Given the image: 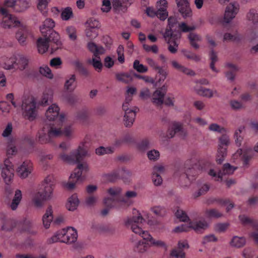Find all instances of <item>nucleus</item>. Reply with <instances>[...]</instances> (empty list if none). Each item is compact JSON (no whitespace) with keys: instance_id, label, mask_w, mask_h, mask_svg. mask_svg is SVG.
Masks as SVG:
<instances>
[{"instance_id":"nucleus-1","label":"nucleus","mask_w":258,"mask_h":258,"mask_svg":"<svg viewBox=\"0 0 258 258\" xmlns=\"http://www.w3.org/2000/svg\"><path fill=\"white\" fill-rule=\"evenodd\" d=\"M87 155L86 150L79 146L77 151L73 152L70 155L62 153L60 155V158L64 162L71 163H78L77 167L75 169L74 172L71 174L69 181L66 184V187L69 189L74 188L76 183L81 182L84 179L82 176L83 172L88 171V166L86 163H81L83 158Z\"/></svg>"},{"instance_id":"nucleus-2","label":"nucleus","mask_w":258,"mask_h":258,"mask_svg":"<svg viewBox=\"0 0 258 258\" xmlns=\"http://www.w3.org/2000/svg\"><path fill=\"white\" fill-rule=\"evenodd\" d=\"M51 95L44 93L41 101L37 103L35 98L29 95H24L20 105L22 110V114L25 119L30 121L34 120L38 114L39 105H46L48 100L51 98Z\"/></svg>"},{"instance_id":"nucleus-3","label":"nucleus","mask_w":258,"mask_h":258,"mask_svg":"<svg viewBox=\"0 0 258 258\" xmlns=\"http://www.w3.org/2000/svg\"><path fill=\"white\" fill-rule=\"evenodd\" d=\"M178 21L174 17H170L168 19V26L163 34L165 40L168 44V50L172 54L177 52L178 47V41L181 37V33L176 31Z\"/></svg>"},{"instance_id":"nucleus-4","label":"nucleus","mask_w":258,"mask_h":258,"mask_svg":"<svg viewBox=\"0 0 258 258\" xmlns=\"http://www.w3.org/2000/svg\"><path fill=\"white\" fill-rule=\"evenodd\" d=\"M201 164L200 162L191 159L185 161L183 167L178 169L175 174L179 175L181 178H186V181L185 184H182L183 186H187L202 170L206 169V167L201 166Z\"/></svg>"},{"instance_id":"nucleus-5","label":"nucleus","mask_w":258,"mask_h":258,"mask_svg":"<svg viewBox=\"0 0 258 258\" xmlns=\"http://www.w3.org/2000/svg\"><path fill=\"white\" fill-rule=\"evenodd\" d=\"M55 179L53 175H48L42 182L43 186V192L38 191L35 194L32 198V202L35 206L40 207L45 201L48 200L52 198V192L55 186Z\"/></svg>"},{"instance_id":"nucleus-6","label":"nucleus","mask_w":258,"mask_h":258,"mask_svg":"<svg viewBox=\"0 0 258 258\" xmlns=\"http://www.w3.org/2000/svg\"><path fill=\"white\" fill-rule=\"evenodd\" d=\"M59 107L56 104H52L47 110L45 113L46 117L49 121L53 120L58 123L56 127L60 128L62 133L60 136L63 134L68 138H71L73 132V128L72 125H68L64 127L63 131L61 130L65 116L63 114H59Z\"/></svg>"},{"instance_id":"nucleus-7","label":"nucleus","mask_w":258,"mask_h":258,"mask_svg":"<svg viewBox=\"0 0 258 258\" xmlns=\"http://www.w3.org/2000/svg\"><path fill=\"white\" fill-rule=\"evenodd\" d=\"M18 153V149L13 142H11L7 147L8 159L4 161V166L2 170V176L7 184H9L14 177V165L9 158Z\"/></svg>"},{"instance_id":"nucleus-8","label":"nucleus","mask_w":258,"mask_h":258,"mask_svg":"<svg viewBox=\"0 0 258 258\" xmlns=\"http://www.w3.org/2000/svg\"><path fill=\"white\" fill-rule=\"evenodd\" d=\"M108 194L111 196L110 198H106L104 199L103 203L105 208L101 211V215L106 216L110 209L116 208H121L119 204L125 203L124 198L120 196V189L118 187H112L108 189Z\"/></svg>"},{"instance_id":"nucleus-9","label":"nucleus","mask_w":258,"mask_h":258,"mask_svg":"<svg viewBox=\"0 0 258 258\" xmlns=\"http://www.w3.org/2000/svg\"><path fill=\"white\" fill-rule=\"evenodd\" d=\"M144 220L141 216L138 217H133L127 218L125 221V224L128 228H131L132 231L135 234L141 236L144 241L151 242L153 240V237L147 231H144L142 229V222Z\"/></svg>"},{"instance_id":"nucleus-10","label":"nucleus","mask_w":258,"mask_h":258,"mask_svg":"<svg viewBox=\"0 0 258 258\" xmlns=\"http://www.w3.org/2000/svg\"><path fill=\"white\" fill-rule=\"evenodd\" d=\"M77 230L73 227H68L58 231L49 239L48 242L51 243L59 241L61 242L71 244L77 240Z\"/></svg>"},{"instance_id":"nucleus-11","label":"nucleus","mask_w":258,"mask_h":258,"mask_svg":"<svg viewBox=\"0 0 258 258\" xmlns=\"http://www.w3.org/2000/svg\"><path fill=\"white\" fill-rule=\"evenodd\" d=\"M61 133L60 127H56L54 123L47 124L39 133L38 142L41 144L50 142L53 138L59 137Z\"/></svg>"},{"instance_id":"nucleus-12","label":"nucleus","mask_w":258,"mask_h":258,"mask_svg":"<svg viewBox=\"0 0 258 258\" xmlns=\"http://www.w3.org/2000/svg\"><path fill=\"white\" fill-rule=\"evenodd\" d=\"M87 47L89 51L93 53L94 56L92 59L88 60V62L92 64L98 72L101 71L102 68V64L100 55L104 53L105 50L104 48L101 46L97 45L92 42H90L88 43Z\"/></svg>"},{"instance_id":"nucleus-13","label":"nucleus","mask_w":258,"mask_h":258,"mask_svg":"<svg viewBox=\"0 0 258 258\" xmlns=\"http://www.w3.org/2000/svg\"><path fill=\"white\" fill-rule=\"evenodd\" d=\"M49 42L53 43V45H51V53L56 51L58 48L61 47V43L59 39V44L57 45V43L51 38H50L49 35H47V36H43L39 37L37 41V46L39 53L43 54L46 52L49 48Z\"/></svg>"},{"instance_id":"nucleus-14","label":"nucleus","mask_w":258,"mask_h":258,"mask_svg":"<svg viewBox=\"0 0 258 258\" xmlns=\"http://www.w3.org/2000/svg\"><path fill=\"white\" fill-rule=\"evenodd\" d=\"M207 227L208 224L205 221H193L175 227L174 231L175 232L188 231L192 229L197 233H202Z\"/></svg>"},{"instance_id":"nucleus-15","label":"nucleus","mask_w":258,"mask_h":258,"mask_svg":"<svg viewBox=\"0 0 258 258\" xmlns=\"http://www.w3.org/2000/svg\"><path fill=\"white\" fill-rule=\"evenodd\" d=\"M54 26L55 23L53 20L51 19L47 18L45 19L42 26L40 27V30L42 36H47V35H49L50 38L59 45L60 37L59 34L53 30Z\"/></svg>"},{"instance_id":"nucleus-16","label":"nucleus","mask_w":258,"mask_h":258,"mask_svg":"<svg viewBox=\"0 0 258 258\" xmlns=\"http://www.w3.org/2000/svg\"><path fill=\"white\" fill-rule=\"evenodd\" d=\"M167 90V87L165 85L157 89L153 93L152 102L157 105H161L164 102L167 105L173 106L174 104L173 98H167L164 101L163 99Z\"/></svg>"},{"instance_id":"nucleus-17","label":"nucleus","mask_w":258,"mask_h":258,"mask_svg":"<svg viewBox=\"0 0 258 258\" xmlns=\"http://www.w3.org/2000/svg\"><path fill=\"white\" fill-rule=\"evenodd\" d=\"M239 219L242 224L250 225L252 227V231L249 233V237L255 244L258 245V222L256 220L245 215H239Z\"/></svg>"},{"instance_id":"nucleus-18","label":"nucleus","mask_w":258,"mask_h":258,"mask_svg":"<svg viewBox=\"0 0 258 258\" xmlns=\"http://www.w3.org/2000/svg\"><path fill=\"white\" fill-rule=\"evenodd\" d=\"M0 14L2 15V26L5 28L16 27L20 25V22L13 15L10 14L4 8H0Z\"/></svg>"},{"instance_id":"nucleus-19","label":"nucleus","mask_w":258,"mask_h":258,"mask_svg":"<svg viewBox=\"0 0 258 258\" xmlns=\"http://www.w3.org/2000/svg\"><path fill=\"white\" fill-rule=\"evenodd\" d=\"M230 140L226 135H223L219 139V148L218 150L216 161L218 164H221L227 155V147L229 144Z\"/></svg>"},{"instance_id":"nucleus-20","label":"nucleus","mask_w":258,"mask_h":258,"mask_svg":"<svg viewBox=\"0 0 258 258\" xmlns=\"http://www.w3.org/2000/svg\"><path fill=\"white\" fill-rule=\"evenodd\" d=\"M128 106L129 103L125 102L122 104V109L124 111V124L126 127H130L132 125L135 120L136 112L139 110L137 107H134V109H130Z\"/></svg>"},{"instance_id":"nucleus-21","label":"nucleus","mask_w":258,"mask_h":258,"mask_svg":"<svg viewBox=\"0 0 258 258\" xmlns=\"http://www.w3.org/2000/svg\"><path fill=\"white\" fill-rule=\"evenodd\" d=\"M236 168L230 165L229 163L225 164L223 165L222 170H219L218 173L213 169H210L208 174L215 177L216 180L221 181L222 180V177L224 175H229L232 174L234 171L236 170Z\"/></svg>"},{"instance_id":"nucleus-22","label":"nucleus","mask_w":258,"mask_h":258,"mask_svg":"<svg viewBox=\"0 0 258 258\" xmlns=\"http://www.w3.org/2000/svg\"><path fill=\"white\" fill-rule=\"evenodd\" d=\"M16 37L21 45H25L27 40L32 37L31 30L26 26L21 25L16 34Z\"/></svg>"},{"instance_id":"nucleus-23","label":"nucleus","mask_w":258,"mask_h":258,"mask_svg":"<svg viewBox=\"0 0 258 258\" xmlns=\"http://www.w3.org/2000/svg\"><path fill=\"white\" fill-rule=\"evenodd\" d=\"M239 9V6L237 3H230L226 7L224 17V22L229 23L237 14Z\"/></svg>"},{"instance_id":"nucleus-24","label":"nucleus","mask_w":258,"mask_h":258,"mask_svg":"<svg viewBox=\"0 0 258 258\" xmlns=\"http://www.w3.org/2000/svg\"><path fill=\"white\" fill-rule=\"evenodd\" d=\"M33 169L32 163L30 160H25L16 169L18 175L25 178L30 174Z\"/></svg>"},{"instance_id":"nucleus-25","label":"nucleus","mask_w":258,"mask_h":258,"mask_svg":"<svg viewBox=\"0 0 258 258\" xmlns=\"http://www.w3.org/2000/svg\"><path fill=\"white\" fill-rule=\"evenodd\" d=\"M178 11L184 18L190 17L192 11L187 0H176Z\"/></svg>"},{"instance_id":"nucleus-26","label":"nucleus","mask_w":258,"mask_h":258,"mask_svg":"<svg viewBox=\"0 0 258 258\" xmlns=\"http://www.w3.org/2000/svg\"><path fill=\"white\" fill-rule=\"evenodd\" d=\"M130 175L129 171L125 170L124 168H121L106 174L105 177L108 181L114 182L119 178L123 179L125 176H129Z\"/></svg>"},{"instance_id":"nucleus-27","label":"nucleus","mask_w":258,"mask_h":258,"mask_svg":"<svg viewBox=\"0 0 258 258\" xmlns=\"http://www.w3.org/2000/svg\"><path fill=\"white\" fill-rule=\"evenodd\" d=\"M188 245L186 240L179 241L177 248L173 249L170 253V258H185V253L183 249L188 248Z\"/></svg>"},{"instance_id":"nucleus-28","label":"nucleus","mask_w":258,"mask_h":258,"mask_svg":"<svg viewBox=\"0 0 258 258\" xmlns=\"http://www.w3.org/2000/svg\"><path fill=\"white\" fill-rule=\"evenodd\" d=\"M177 134H178V135L182 138L185 137L186 135V132L183 129L180 123L174 122L172 125V130L169 131L167 136L169 138H172Z\"/></svg>"},{"instance_id":"nucleus-29","label":"nucleus","mask_w":258,"mask_h":258,"mask_svg":"<svg viewBox=\"0 0 258 258\" xmlns=\"http://www.w3.org/2000/svg\"><path fill=\"white\" fill-rule=\"evenodd\" d=\"M52 220L53 215L52 207L49 206L47 208L46 212L42 218L43 224L46 229H47L49 227Z\"/></svg>"},{"instance_id":"nucleus-30","label":"nucleus","mask_w":258,"mask_h":258,"mask_svg":"<svg viewBox=\"0 0 258 258\" xmlns=\"http://www.w3.org/2000/svg\"><path fill=\"white\" fill-rule=\"evenodd\" d=\"M79 203V200L77 194H73L69 198L66 207L69 211H74L77 209Z\"/></svg>"},{"instance_id":"nucleus-31","label":"nucleus","mask_w":258,"mask_h":258,"mask_svg":"<svg viewBox=\"0 0 258 258\" xmlns=\"http://www.w3.org/2000/svg\"><path fill=\"white\" fill-rule=\"evenodd\" d=\"M16 69L24 70L28 63V59L22 54L18 55L16 57Z\"/></svg>"},{"instance_id":"nucleus-32","label":"nucleus","mask_w":258,"mask_h":258,"mask_svg":"<svg viewBox=\"0 0 258 258\" xmlns=\"http://www.w3.org/2000/svg\"><path fill=\"white\" fill-rule=\"evenodd\" d=\"M163 166H155L154 169V172L152 175V180L155 185H159L162 183V179L159 174L155 172L158 171L161 172L163 171Z\"/></svg>"},{"instance_id":"nucleus-33","label":"nucleus","mask_w":258,"mask_h":258,"mask_svg":"<svg viewBox=\"0 0 258 258\" xmlns=\"http://www.w3.org/2000/svg\"><path fill=\"white\" fill-rule=\"evenodd\" d=\"M77 86L76 81V76L75 75H72L69 79H67L64 83V89L69 92H73Z\"/></svg>"},{"instance_id":"nucleus-34","label":"nucleus","mask_w":258,"mask_h":258,"mask_svg":"<svg viewBox=\"0 0 258 258\" xmlns=\"http://www.w3.org/2000/svg\"><path fill=\"white\" fill-rule=\"evenodd\" d=\"M22 200V192L19 189H17L15 191V196L12 200V202L10 204L9 206L12 210H15L17 208Z\"/></svg>"},{"instance_id":"nucleus-35","label":"nucleus","mask_w":258,"mask_h":258,"mask_svg":"<svg viewBox=\"0 0 258 258\" xmlns=\"http://www.w3.org/2000/svg\"><path fill=\"white\" fill-rule=\"evenodd\" d=\"M233 157L234 159L239 157L243 161V165L247 166L251 158V156L244 153L243 154L242 150L241 149H238L237 152L233 154Z\"/></svg>"},{"instance_id":"nucleus-36","label":"nucleus","mask_w":258,"mask_h":258,"mask_svg":"<svg viewBox=\"0 0 258 258\" xmlns=\"http://www.w3.org/2000/svg\"><path fill=\"white\" fill-rule=\"evenodd\" d=\"M173 68H174L177 70L182 72L183 73L189 75V76H194L195 75V73L191 70H190L187 68L184 67V66L180 64L177 61L175 60H173L171 62Z\"/></svg>"},{"instance_id":"nucleus-37","label":"nucleus","mask_w":258,"mask_h":258,"mask_svg":"<svg viewBox=\"0 0 258 258\" xmlns=\"http://www.w3.org/2000/svg\"><path fill=\"white\" fill-rule=\"evenodd\" d=\"M247 18L255 27H258V12L256 10L250 9L247 14Z\"/></svg>"},{"instance_id":"nucleus-38","label":"nucleus","mask_w":258,"mask_h":258,"mask_svg":"<svg viewBox=\"0 0 258 258\" xmlns=\"http://www.w3.org/2000/svg\"><path fill=\"white\" fill-rule=\"evenodd\" d=\"M227 67L230 69L226 74V76L228 80L233 81L235 78V73L238 70V68L234 64L228 63Z\"/></svg>"},{"instance_id":"nucleus-39","label":"nucleus","mask_w":258,"mask_h":258,"mask_svg":"<svg viewBox=\"0 0 258 258\" xmlns=\"http://www.w3.org/2000/svg\"><path fill=\"white\" fill-rule=\"evenodd\" d=\"M246 242V239L244 237L234 236L232 239L230 244L232 246L240 248L243 246Z\"/></svg>"},{"instance_id":"nucleus-40","label":"nucleus","mask_w":258,"mask_h":258,"mask_svg":"<svg viewBox=\"0 0 258 258\" xmlns=\"http://www.w3.org/2000/svg\"><path fill=\"white\" fill-rule=\"evenodd\" d=\"M149 247L148 242L144 240H139L135 246V251L143 253L145 252Z\"/></svg>"},{"instance_id":"nucleus-41","label":"nucleus","mask_w":258,"mask_h":258,"mask_svg":"<svg viewBox=\"0 0 258 258\" xmlns=\"http://www.w3.org/2000/svg\"><path fill=\"white\" fill-rule=\"evenodd\" d=\"M74 64L81 75L85 77L89 76L90 73L87 69L84 67L82 63L80 62L79 60H76L74 61Z\"/></svg>"},{"instance_id":"nucleus-42","label":"nucleus","mask_w":258,"mask_h":258,"mask_svg":"<svg viewBox=\"0 0 258 258\" xmlns=\"http://www.w3.org/2000/svg\"><path fill=\"white\" fill-rule=\"evenodd\" d=\"M188 39L190 41V45L194 48L195 49L199 48V46L196 42L201 40V37L199 35L194 33H190L188 35Z\"/></svg>"},{"instance_id":"nucleus-43","label":"nucleus","mask_w":258,"mask_h":258,"mask_svg":"<svg viewBox=\"0 0 258 258\" xmlns=\"http://www.w3.org/2000/svg\"><path fill=\"white\" fill-rule=\"evenodd\" d=\"M119 188L120 189V192H121V189L120 187ZM120 196L121 198H124V200L125 201V203L119 204V206L121 208L122 207H124L128 206L129 203L128 202L127 199L136 197L137 196V193L134 191H128L126 192L125 197L122 196L121 195V192H120Z\"/></svg>"},{"instance_id":"nucleus-44","label":"nucleus","mask_w":258,"mask_h":258,"mask_svg":"<svg viewBox=\"0 0 258 258\" xmlns=\"http://www.w3.org/2000/svg\"><path fill=\"white\" fill-rule=\"evenodd\" d=\"M206 216L208 218H218L222 216V214L215 209L207 210L205 211Z\"/></svg>"},{"instance_id":"nucleus-45","label":"nucleus","mask_w":258,"mask_h":258,"mask_svg":"<svg viewBox=\"0 0 258 258\" xmlns=\"http://www.w3.org/2000/svg\"><path fill=\"white\" fill-rule=\"evenodd\" d=\"M73 13L71 8L67 7L64 8L61 12V18L63 20L68 21L72 18Z\"/></svg>"},{"instance_id":"nucleus-46","label":"nucleus","mask_w":258,"mask_h":258,"mask_svg":"<svg viewBox=\"0 0 258 258\" xmlns=\"http://www.w3.org/2000/svg\"><path fill=\"white\" fill-rule=\"evenodd\" d=\"M2 66L6 70H11L13 69H16V61L15 58H10L7 60V61L3 64H1Z\"/></svg>"},{"instance_id":"nucleus-47","label":"nucleus","mask_w":258,"mask_h":258,"mask_svg":"<svg viewBox=\"0 0 258 258\" xmlns=\"http://www.w3.org/2000/svg\"><path fill=\"white\" fill-rule=\"evenodd\" d=\"M115 76L117 80L125 83H128L132 80L131 75L126 73H117Z\"/></svg>"},{"instance_id":"nucleus-48","label":"nucleus","mask_w":258,"mask_h":258,"mask_svg":"<svg viewBox=\"0 0 258 258\" xmlns=\"http://www.w3.org/2000/svg\"><path fill=\"white\" fill-rule=\"evenodd\" d=\"M156 71H158V76H157L158 82L159 83L163 82L167 77V72L163 69L162 67L160 66Z\"/></svg>"},{"instance_id":"nucleus-49","label":"nucleus","mask_w":258,"mask_h":258,"mask_svg":"<svg viewBox=\"0 0 258 258\" xmlns=\"http://www.w3.org/2000/svg\"><path fill=\"white\" fill-rule=\"evenodd\" d=\"M49 1V0H38L37 8L43 15H45L47 13V7Z\"/></svg>"},{"instance_id":"nucleus-50","label":"nucleus","mask_w":258,"mask_h":258,"mask_svg":"<svg viewBox=\"0 0 258 258\" xmlns=\"http://www.w3.org/2000/svg\"><path fill=\"white\" fill-rule=\"evenodd\" d=\"M133 68L138 72L140 73H144L148 71V68L140 63L139 60L136 59L133 63Z\"/></svg>"},{"instance_id":"nucleus-51","label":"nucleus","mask_w":258,"mask_h":258,"mask_svg":"<svg viewBox=\"0 0 258 258\" xmlns=\"http://www.w3.org/2000/svg\"><path fill=\"white\" fill-rule=\"evenodd\" d=\"M243 127H240L238 130H236L234 135V138L235 139V142L237 146H240L241 145L243 137L240 135L243 130Z\"/></svg>"},{"instance_id":"nucleus-52","label":"nucleus","mask_w":258,"mask_h":258,"mask_svg":"<svg viewBox=\"0 0 258 258\" xmlns=\"http://www.w3.org/2000/svg\"><path fill=\"white\" fill-rule=\"evenodd\" d=\"M210 58L211 60L210 63V68L213 71L217 72V70L215 67V63L218 60V56L217 53L214 51L212 49L210 52Z\"/></svg>"},{"instance_id":"nucleus-53","label":"nucleus","mask_w":258,"mask_h":258,"mask_svg":"<svg viewBox=\"0 0 258 258\" xmlns=\"http://www.w3.org/2000/svg\"><path fill=\"white\" fill-rule=\"evenodd\" d=\"M197 93L198 94L201 96L210 98L213 96V92L209 89H207L203 87H201L199 89L197 90Z\"/></svg>"},{"instance_id":"nucleus-54","label":"nucleus","mask_w":258,"mask_h":258,"mask_svg":"<svg viewBox=\"0 0 258 258\" xmlns=\"http://www.w3.org/2000/svg\"><path fill=\"white\" fill-rule=\"evenodd\" d=\"M21 231L23 232H27L28 233H32L31 230V223L29 221L25 220L22 223L19 224Z\"/></svg>"},{"instance_id":"nucleus-55","label":"nucleus","mask_w":258,"mask_h":258,"mask_svg":"<svg viewBox=\"0 0 258 258\" xmlns=\"http://www.w3.org/2000/svg\"><path fill=\"white\" fill-rule=\"evenodd\" d=\"M114 148L109 147L104 148L103 147H100L96 149V153L98 155H102L105 154H110L114 152Z\"/></svg>"},{"instance_id":"nucleus-56","label":"nucleus","mask_w":258,"mask_h":258,"mask_svg":"<svg viewBox=\"0 0 258 258\" xmlns=\"http://www.w3.org/2000/svg\"><path fill=\"white\" fill-rule=\"evenodd\" d=\"M40 73L46 77L51 79L53 78V74L51 71L47 66H42L39 69Z\"/></svg>"},{"instance_id":"nucleus-57","label":"nucleus","mask_w":258,"mask_h":258,"mask_svg":"<svg viewBox=\"0 0 258 258\" xmlns=\"http://www.w3.org/2000/svg\"><path fill=\"white\" fill-rule=\"evenodd\" d=\"M156 16L161 20H165L168 16L167 9L165 7H161L157 11Z\"/></svg>"},{"instance_id":"nucleus-58","label":"nucleus","mask_w":258,"mask_h":258,"mask_svg":"<svg viewBox=\"0 0 258 258\" xmlns=\"http://www.w3.org/2000/svg\"><path fill=\"white\" fill-rule=\"evenodd\" d=\"M17 226L16 221L14 220H8L5 221L2 226V229L4 230L10 231Z\"/></svg>"},{"instance_id":"nucleus-59","label":"nucleus","mask_w":258,"mask_h":258,"mask_svg":"<svg viewBox=\"0 0 258 258\" xmlns=\"http://www.w3.org/2000/svg\"><path fill=\"white\" fill-rule=\"evenodd\" d=\"M175 216L177 218L179 219L181 221L186 222L190 220L185 212L180 209L177 210L175 213Z\"/></svg>"},{"instance_id":"nucleus-60","label":"nucleus","mask_w":258,"mask_h":258,"mask_svg":"<svg viewBox=\"0 0 258 258\" xmlns=\"http://www.w3.org/2000/svg\"><path fill=\"white\" fill-rule=\"evenodd\" d=\"M86 36L90 39L95 38L98 35V29L87 28L86 30Z\"/></svg>"},{"instance_id":"nucleus-61","label":"nucleus","mask_w":258,"mask_h":258,"mask_svg":"<svg viewBox=\"0 0 258 258\" xmlns=\"http://www.w3.org/2000/svg\"><path fill=\"white\" fill-rule=\"evenodd\" d=\"M134 142V139L129 134H127L122 139L116 140L115 142V145L119 146L123 143H132Z\"/></svg>"},{"instance_id":"nucleus-62","label":"nucleus","mask_w":258,"mask_h":258,"mask_svg":"<svg viewBox=\"0 0 258 258\" xmlns=\"http://www.w3.org/2000/svg\"><path fill=\"white\" fill-rule=\"evenodd\" d=\"M87 24L88 25L87 28H88L98 29L100 27L99 22L94 18L89 19L87 21Z\"/></svg>"},{"instance_id":"nucleus-63","label":"nucleus","mask_w":258,"mask_h":258,"mask_svg":"<svg viewBox=\"0 0 258 258\" xmlns=\"http://www.w3.org/2000/svg\"><path fill=\"white\" fill-rule=\"evenodd\" d=\"M66 32L69 35V38L72 40H75L77 38L76 29L73 26H69L66 29Z\"/></svg>"},{"instance_id":"nucleus-64","label":"nucleus","mask_w":258,"mask_h":258,"mask_svg":"<svg viewBox=\"0 0 258 258\" xmlns=\"http://www.w3.org/2000/svg\"><path fill=\"white\" fill-rule=\"evenodd\" d=\"M149 146L150 143L149 141L145 139L138 144L137 148L139 150L144 151L147 150L149 148Z\"/></svg>"}]
</instances>
